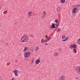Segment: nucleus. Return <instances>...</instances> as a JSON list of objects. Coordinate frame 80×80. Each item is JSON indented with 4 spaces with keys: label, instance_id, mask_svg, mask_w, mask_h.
I'll list each match as a JSON object with an SVG mask.
<instances>
[{
    "label": "nucleus",
    "instance_id": "1",
    "mask_svg": "<svg viewBox=\"0 0 80 80\" xmlns=\"http://www.w3.org/2000/svg\"><path fill=\"white\" fill-rule=\"evenodd\" d=\"M21 40L22 42H26L28 41V38L24 36L21 38Z\"/></svg>",
    "mask_w": 80,
    "mask_h": 80
},
{
    "label": "nucleus",
    "instance_id": "2",
    "mask_svg": "<svg viewBox=\"0 0 80 80\" xmlns=\"http://www.w3.org/2000/svg\"><path fill=\"white\" fill-rule=\"evenodd\" d=\"M31 54V53L30 52H26L24 55H25V58H28L30 56V55Z\"/></svg>",
    "mask_w": 80,
    "mask_h": 80
},
{
    "label": "nucleus",
    "instance_id": "3",
    "mask_svg": "<svg viewBox=\"0 0 80 80\" xmlns=\"http://www.w3.org/2000/svg\"><path fill=\"white\" fill-rule=\"evenodd\" d=\"M65 76L63 75H62L60 77V78H59V80H65Z\"/></svg>",
    "mask_w": 80,
    "mask_h": 80
},
{
    "label": "nucleus",
    "instance_id": "4",
    "mask_svg": "<svg viewBox=\"0 0 80 80\" xmlns=\"http://www.w3.org/2000/svg\"><path fill=\"white\" fill-rule=\"evenodd\" d=\"M73 7H75L74 8H76L77 10H78V8H79V7H80V4H77L76 5H74L73 6Z\"/></svg>",
    "mask_w": 80,
    "mask_h": 80
},
{
    "label": "nucleus",
    "instance_id": "5",
    "mask_svg": "<svg viewBox=\"0 0 80 80\" xmlns=\"http://www.w3.org/2000/svg\"><path fill=\"white\" fill-rule=\"evenodd\" d=\"M51 39L52 38H51V37H49L48 38L45 40V42H48V41H50V40H51Z\"/></svg>",
    "mask_w": 80,
    "mask_h": 80
},
{
    "label": "nucleus",
    "instance_id": "6",
    "mask_svg": "<svg viewBox=\"0 0 80 80\" xmlns=\"http://www.w3.org/2000/svg\"><path fill=\"white\" fill-rule=\"evenodd\" d=\"M77 8H74L72 10V13L73 14H75L77 11Z\"/></svg>",
    "mask_w": 80,
    "mask_h": 80
},
{
    "label": "nucleus",
    "instance_id": "7",
    "mask_svg": "<svg viewBox=\"0 0 80 80\" xmlns=\"http://www.w3.org/2000/svg\"><path fill=\"white\" fill-rule=\"evenodd\" d=\"M40 62V59H37L36 61V64H38Z\"/></svg>",
    "mask_w": 80,
    "mask_h": 80
},
{
    "label": "nucleus",
    "instance_id": "8",
    "mask_svg": "<svg viewBox=\"0 0 80 80\" xmlns=\"http://www.w3.org/2000/svg\"><path fill=\"white\" fill-rule=\"evenodd\" d=\"M55 23H53L51 25L52 27V28H56V27L55 26Z\"/></svg>",
    "mask_w": 80,
    "mask_h": 80
},
{
    "label": "nucleus",
    "instance_id": "9",
    "mask_svg": "<svg viewBox=\"0 0 80 80\" xmlns=\"http://www.w3.org/2000/svg\"><path fill=\"white\" fill-rule=\"evenodd\" d=\"M73 48H76L77 47V45L76 44H74L73 45H72Z\"/></svg>",
    "mask_w": 80,
    "mask_h": 80
},
{
    "label": "nucleus",
    "instance_id": "10",
    "mask_svg": "<svg viewBox=\"0 0 80 80\" xmlns=\"http://www.w3.org/2000/svg\"><path fill=\"white\" fill-rule=\"evenodd\" d=\"M14 74L16 77H18V72H14Z\"/></svg>",
    "mask_w": 80,
    "mask_h": 80
},
{
    "label": "nucleus",
    "instance_id": "11",
    "mask_svg": "<svg viewBox=\"0 0 80 80\" xmlns=\"http://www.w3.org/2000/svg\"><path fill=\"white\" fill-rule=\"evenodd\" d=\"M60 31H61V29L59 28H58V30H56V31L57 32H60Z\"/></svg>",
    "mask_w": 80,
    "mask_h": 80
},
{
    "label": "nucleus",
    "instance_id": "12",
    "mask_svg": "<svg viewBox=\"0 0 80 80\" xmlns=\"http://www.w3.org/2000/svg\"><path fill=\"white\" fill-rule=\"evenodd\" d=\"M60 7H58L57 9V12H59V11H60Z\"/></svg>",
    "mask_w": 80,
    "mask_h": 80
},
{
    "label": "nucleus",
    "instance_id": "13",
    "mask_svg": "<svg viewBox=\"0 0 80 80\" xmlns=\"http://www.w3.org/2000/svg\"><path fill=\"white\" fill-rule=\"evenodd\" d=\"M74 52L75 53H77V51L76 48L74 49Z\"/></svg>",
    "mask_w": 80,
    "mask_h": 80
},
{
    "label": "nucleus",
    "instance_id": "14",
    "mask_svg": "<svg viewBox=\"0 0 80 80\" xmlns=\"http://www.w3.org/2000/svg\"><path fill=\"white\" fill-rule=\"evenodd\" d=\"M32 13V12H29L28 13V15L29 17H30V16H31V14Z\"/></svg>",
    "mask_w": 80,
    "mask_h": 80
},
{
    "label": "nucleus",
    "instance_id": "15",
    "mask_svg": "<svg viewBox=\"0 0 80 80\" xmlns=\"http://www.w3.org/2000/svg\"><path fill=\"white\" fill-rule=\"evenodd\" d=\"M27 49H28V47H26L23 50L24 52H25V51H26V50H27Z\"/></svg>",
    "mask_w": 80,
    "mask_h": 80
},
{
    "label": "nucleus",
    "instance_id": "16",
    "mask_svg": "<svg viewBox=\"0 0 80 80\" xmlns=\"http://www.w3.org/2000/svg\"><path fill=\"white\" fill-rule=\"evenodd\" d=\"M44 41V40L43 39V38H42L41 40V43H43Z\"/></svg>",
    "mask_w": 80,
    "mask_h": 80
},
{
    "label": "nucleus",
    "instance_id": "17",
    "mask_svg": "<svg viewBox=\"0 0 80 80\" xmlns=\"http://www.w3.org/2000/svg\"><path fill=\"white\" fill-rule=\"evenodd\" d=\"M43 13V16H44V17H45V15H46V12H45V11H44Z\"/></svg>",
    "mask_w": 80,
    "mask_h": 80
},
{
    "label": "nucleus",
    "instance_id": "18",
    "mask_svg": "<svg viewBox=\"0 0 80 80\" xmlns=\"http://www.w3.org/2000/svg\"><path fill=\"white\" fill-rule=\"evenodd\" d=\"M61 2L62 3H65V0H61Z\"/></svg>",
    "mask_w": 80,
    "mask_h": 80
},
{
    "label": "nucleus",
    "instance_id": "19",
    "mask_svg": "<svg viewBox=\"0 0 80 80\" xmlns=\"http://www.w3.org/2000/svg\"><path fill=\"white\" fill-rule=\"evenodd\" d=\"M69 48H70V49H72V48H73V45H71L70 46Z\"/></svg>",
    "mask_w": 80,
    "mask_h": 80
},
{
    "label": "nucleus",
    "instance_id": "20",
    "mask_svg": "<svg viewBox=\"0 0 80 80\" xmlns=\"http://www.w3.org/2000/svg\"><path fill=\"white\" fill-rule=\"evenodd\" d=\"M58 55V53L55 52L54 53V56H55L56 57V56H57Z\"/></svg>",
    "mask_w": 80,
    "mask_h": 80
},
{
    "label": "nucleus",
    "instance_id": "21",
    "mask_svg": "<svg viewBox=\"0 0 80 80\" xmlns=\"http://www.w3.org/2000/svg\"><path fill=\"white\" fill-rule=\"evenodd\" d=\"M35 48H36V51H37V50H38V48H39L38 47V46H37Z\"/></svg>",
    "mask_w": 80,
    "mask_h": 80
},
{
    "label": "nucleus",
    "instance_id": "22",
    "mask_svg": "<svg viewBox=\"0 0 80 80\" xmlns=\"http://www.w3.org/2000/svg\"><path fill=\"white\" fill-rule=\"evenodd\" d=\"M34 62V58H32V60L31 63H33Z\"/></svg>",
    "mask_w": 80,
    "mask_h": 80
},
{
    "label": "nucleus",
    "instance_id": "23",
    "mask_svg": "<svg viewBox=\"0 0 80 80\" xmlns=\"http://www.w3.org/2000/svg\"><path fill=\"white\" fill-rule=\"evenodd\" d=\"M55 22H56V23H58V19H56L55 20Z\"/></svg>",
    "mask_w": 80,
    "mask_h": 80
},
{
    "label": "nucleus",
    "instance_id": "24",
    "mask_svg": "<svg viewBox=\"0 0 80 80\" xmlns=\"http://www.w3.org/2000/svg\"><path fill=\"white\" fill-rule=\"evenodd\" d=\"M75 69L76 70H78V69H79V67L78 66H77L75 68Z\"/></svg>",
    "mask_w": 80,
    "mask_h": 80
},
{
    "label": "nucleus",
    "instance_id": "25",
    "mask_svg": "<svg viewBox=\"0 0 80 80\" xmlns=\"http://www.w3.org/2000/svg\"><path fill=\"white\" fill-rule=\"evenodd\" d=\"M65 37H66V36L65 35H63L62 36V38L63 39L65 38Z\"/></svg>",
    "mask_w": 80,
    "mask_h": 80
},
{
    "label": "nucleus",
    "instance_id": "26",
    "mask_svg": "<svg viewBox=\"0 0 80 80\" xmlns=\"http://www.w3.org/2000/svg\"><path fill=\"white\" fill-rule=\"evenodd\" d=\"M68 37H67L65 38V40H66V41H67V40H68Z\"/></svg>",
    "mask_w": 80,
    "mask_h": 80
},
{
    "label": "nucleus",
    "instance_id": "27",
    "mask_svg": "<svg viewBox=\"0 0 80 80\" xmlns=\"http://www.w3.org/2000/svg\"><path fill=\"white\" fill-rule=\"evenodd\" d=\"M30 36H31L32 37H33V35L31 34H29Z\"/></svg>",
    "mask_w": 80,
    "mask_h": 80
},
{
    "label": "nucleus",
    "instance_id": "28",
    "mask_svg": "<svg viewBox=\"0 0 80 80\" xmlns=\"http://www.w3.org/2000/svg\"><path fill=\"white\" fill-rule=\"evenodd\" d=\"M6 45L7 46H8V45H9V44H8V43H6Z\"/></svg>",
    "mask_w": 80,
    "mask_h": 80
},
{
    "label": "nucleus",
    "instance_id": "29",
    "mask_svg": "<svg viewBox=\"0 0 80 80\" xmlns=\"http://www.w3.org/2000/svg\"><path fill=\"white\" fill-rule=\"evenodd\" d=\"M59 25H60V23H59V22H58V24L57 25V27H58V26Z\"/></svg>",
    "mask_w": 80,
    "mask_h": 80
},
{
    "label": "nucleus",
    "instance_id": "30",
    "mask_svg": "<svg viewBox=\"0 0 80 80\" xmlns=\"http://www.w3.org/2000/svg\"><path fill=\"white\" fill-rule=\"evenodd\" d=\"M15 72H17L18 73V72H19V71H17V70H15Z\"/></svg>",
    "mask_w": 80,
    "mask_h": 80
},
{
    "label": "nucleus",
    "instance_id": "31",
    "mask_svg": "<svg viewBox=\"0 0 80 80\" xmlns=\"http://www.w3.org/2000/svg\"><path fill=\"white\" fill-rule=\"evenodd\" d=\"M4 14H6V13H7V12L5 11L4 12Z\"/></svg>",
    "mask_w": 80,
    "mask_h": 80
},
{
    "label": "nucleus",
    "instance_id": "32",
    "mask_svg": "<svg viewBox=\"0 0 80 80\" xmlns=\"http://www.w3.org/2000/svg\"><path fill=\"white\" fill-rule=\"evenodd\" d=\"M78 71L80 72V67H79V68L78 69Z\"/></svg>",
    "mask_w": 80,
    "mask_h": 80
},
{
    "label": "nucleus",
    "instance_id": "33",
    "mask_svg": "<svg viewBox=\"0 0 80 80\" xmlns=\"http://www.w3.org/2000/svg\"><path fill=\"white\" fill-rule=\"evenodd\" d=\"M62 41H63V42H65V41H66L65 39V40H62Z\"/></svg>",
    "mask_w": 80,
    "mask_h": 80
},
{
    "label": "nucleus",
    "instance_id": "34",
    "mask_svg": "<svg viewBox=\"0 0 80 80\" xmlns=\"http://www.w3.org/2000/svg\"><path fill=\"white\" fill-rule=\"evenodd\" d=\"M79 42H80V41H78V40L77 42L78 43H79Z\"/></svg>",
    "mask_w": 80,
    "mask_h": 80
},
{
    "label": "nucleus",
    "instance_id": "35",
    "mask_svg": "<svg viewBox=\"0 0 80 80\" xmlns=\"http://www.w3.org/2000/svg\"><path fill=\"white\" fill-rule=\"evenodd\" d=\"M45 17H44V16L43 15V16H42V18H44Z\"/></svg>",
    "mask_w": 80,
    "mask_h": 80
},
{
    "label": "nucleus",
    "instance_id": "36",
    "mask_svg": "<svg viewBox=\"0 0 80 80\" xmlns=\"http://www.w3.org/2000/svg\"><path fill=\"white\" fill-rule=\"evenodd\" d=\"M47 45H48V43H46L45 45V46H47Z\"/></svg>",
    "mask_w": 80,
    "mask_h": 80
},
{
    "label": "nucleus",
    "instance_id": "37",
    "mask_svg": "<svg viewBox=\"0 0 80 80\" xmlns=\"http://www.w3.org/2000/svg\"><path fill=\"white\" fill-rule=\"evenodd\" d=\"M58 51L59 52H60V51H61V50L60 49H58Z\"/></svg>",
    "mask_w": 80,
    "mask_h": 80
},
{
    "label": "nucleus",
    "instance_id": "38",
    "mask_svg": "<svg viewBox=\"0 0 80 80\" xmlns=\"http://www.w3.org/2000/svg\"><path fill=\"white\" fill-rule=\"evenodd\" d=\"M58 23H56L55 24V25H58Z\"/></svg>",
    "mask_w": 80,
    "mask_h": 80
},
{
    "label": "nucleus",
    "instance_id": "39",
    "mask_svg": "<svg viewBox=\"0 0 80 80\" xmlns=\"http://www.w3.org/2000/svg\"><path fill=\"white\" fill-rule=\"evenodd\" d=\"M46 38H48V36H47V35H46Z\"/></svg>",
    "mask_w": 80,
    "mask_h": 80
},
{
    "label": "nucleus",
    "instance_id": "40",
    "mask_svg": "<svg viewBox=\"0 0 80 80\" xmlns=\"http://www.w3.org/2000/svg\"><path fill=\"white\" fill-rule=\"evenodd\" d=\"M14 79V78H12V80H13Z\"/></svg>",
    "mask_w": 80,
    "mask_h": 80
},
{
    "label": "nucleus",
    "instance_id": "41",
    "mask_svg": "<svg viewBox=\"0 0 80 80\" xmlns=\"http://www.w3.org/2000/svg\"><path fill=\"white\" fill-rule=\"evenodd\" d=\"M78 40V41H80V39H79Z\"/></svg>",
    "mask_w": 80,
    "mask_h": 80
},
{
    "label": "nucleus",
    "instance_id": "42",
    "mask_svg": "<svg viewBox=\"0 0 80 80\" xmlns=\"http://www.w3.org/2000/svg\"><path fill=\"white\" fill-rule=\"evenodd\" d=\"M1 9V7L0 6V10Z\"/></svg>",
    "mask_w": 80,
    "mask_h": 80
},
{
    "label": "nucleus",
    "instance_id": "43",
    "mask_svg": "<svg viewBox=\"0 0 80 80\" xmlns=\"http://www.w3.org/2000/svg\"><path fill=\"white\" fill-rule=\"evenodd\" d=\"M78 44H79V45H80V43H78Z\"/></svg>",
    "mask_w": 80,
    "mask_h": 80
},
{
    "label": "nucleus",
    "instance_id": "44",
    "mask_svg": "<svg viewBox=\"0 0 80 80\" xmlns=\"http://www.w3.org/2000/svg\"><path fill=\"white\" fill-rule=\"evenodd\" d=\"M52 27H50V28H51Z\"/></svg>",
    "mask_w": 80,
    "mask_h": 80
},
{
    "label": "nucleus",
    "instance_id": "45",
    "mask_svg": "<svg viewBox=\"0 0 80 80\" xmlns=\"http://www.w3.org/2000/svg\"><path fill=\"white\" fill-rule=\"evenodd\" d=\"M17 60H16V62H17Z\"/></svg>",
    "mask_w": 80,
    "mask_h": 80
},
{
    "label": "nucleus",
    "instance_id": "46",
    "mask_svg": "<svg viewBox=\"0 0 80 80\" xmlns=\"http://www.w3.org/2000/svg\"><path fill=\"white\" fill-rule=\"evenodd\" d=\"M20 72H18V73H19Z\"/></svg>",
    "mask_w": 80,
    "mask_h": 80
}]
</instances>
